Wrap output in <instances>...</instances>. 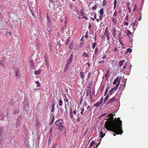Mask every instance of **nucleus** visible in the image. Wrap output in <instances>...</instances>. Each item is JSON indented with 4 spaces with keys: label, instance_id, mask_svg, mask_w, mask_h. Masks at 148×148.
I'll return each instance as SVG.
<instances>
[{
    "label": "nucleus",
    "instance_id": "nucleus-1",
    "mask_svg": "<svg viewBox=\"0 0 148 148\" xmlns=\"http://www.w3.org/2000/svg\"><path fill=\"white\" fill-rule=\"evenodd\" d=\"M115 114H110L108 115L107 121L105 122V127L108 130L112 131L116 134H121L123 133L122 121L119 118H114Z\"/></svg>",
    "mask_w": 148,
    "mask_h": 148
},
{
    "label": "nucleus",
    "instance_id": "nucleus-2",
    "mask_svg": "<svg viewBox=\"0 0 148 148\" xmlns=\"http://www.w3.org/2000/svg\"><path fill=\"white\" fill-rule=\"evenodd\" d=\"M119 65L120 67V69L123 70L126 68L128 63L125 60H123L120 61Z\"/></svg>",
    "mask_w": 148,
    "mask_h": 148
},
{
    "label": "nucleus",
    "instance_id": "nucleus-3",
    "mask_svg": "<svg viewBox=\"0 0 148 148\" xmlns=\"http://www.w3.org/2000/svg\"><path fill=\"white\" fill-rule=\"evenodd\" d=\"M117 99L114 97H113L110 99L107 102V104H110L112 103H114L115 101H117Z\"/></svg>",
    "mask_w": 148,
    "mask_h": 148
},
{
    "label": "nucleus",
    "instance_id": "nucleus-4",
    "mask_svg": "<svg viewBox=\"0 0 148 148\" xmlns=\"http://www.w3.org/2000/svg\"><path fill=\"white\" fill-rule=\"evenodd\" d=\"M73 113L74 114H76V110H74L73 111L71 109L70 111V116L71 118H72L74 117L73 115Z\"/></svg>",
    "mask_w": 148,
    "mask_h": 148
},
{
    "label": "nucleus",
    "instance_id": "nucleus-5",
    "mask_svg": "<svg viewBox=\"0 0 148 148\" xmlns=\"http://www.w3.org/2000/svg\"><path fill=\"white\" fill-rule=\"evenodd\" d=\"M73 58V55L72 54H71L70 58L67 60V63L66 64H68V65H69L70 64L72 61Z\"/></svg>",
    "mask_w": 148,
    "mask_h": 148
},
{
    "label": "nucleus",
    "instance_id": "nucleus-6",
    "mask_svg": "<svg viewBox=\"0 0 148 148\" xmlns=\"http://www.w3.org/2000/svg\"><path fill=\"white\" fill-rule=\"evenodd\" d=\"M59 129L61 131L62 133L65 134V130L64 127L61 125L59 127Z\"/></svg>",
    "mask_w": 148,
    "mask_h": 148
},
{
    "label": "nucleus",
    "instance_id": "nucleus-7",
    "mask_svg": "<svg viewBox=\"0 0 148 148\" xmlns=\"http://www.w3.org/2000/svg\"><path fill=\"white\" fill-rule=\"evenodd\" d=\"M138 23L136 20H135L134 23L132 24V26H133V29L134 30H135L136 27L138 26Z\"/></svg>",
    "mask_w": 148,
    "mask_h": 148
},
{
    "label": "nucleus",
    "instance_id": "nucleus-8",
    "mask_svg": "<svg viewBox=\"0 0 148 148\" xmlns=\"http://www.w3.org/2000/svg\"><path fill=\"white\" fill-rule=\"evenodd\" d=\"M63 123V121L61 120H59L57 121L55 125H58L62 124Z\"/></svg>",
    "mask_w": 148,
    "mask_h": 148
},
{
    "label": "nucleus",
    "instance_id": "nucleus-9",
    "mask_svg": "<svg viewBox=\"0 0 148 148\" xmlns=\"http://www.w3.org/2000/svg\"><path fill=\"white\" fill-rule=\"evenodd\" d=\"M29 66H31V68L32 69L34 68V63L32 60H30L29 62Z\"/></svg>",
    "mask_w": 148,
    "mask_h": 148
},
{
    "label": "nucleus",
    "instance_id": "nucleus-10",
    "mask_svg": "<svg viewBox=\"0 0 148 148\" xmlns=\"http://www.w3.org/2000/svg\"><path fill=\"white\" fill-rule=\"evenodd\" d=\"M116 90H114V88H112L109 91V93L110 95H111L113 92H114Z\"/></svg>",
    "mask_w": 148,
    "mask_h": 148
},
{
    "label": "nucleus",
    "instance_id": "nucleus-11",
    "mask_svg": "<svg viewBox=\"0 0 148 148\" xmlns=\"http://www.w3.org/2000/svg\"><path fill=\"white\" fill-rule=\"evenodd\" d=\"M119 80V77H117L116 79H115L114 81H113V84L114 85H115L116 84H117V83L118 82V80Z\"/></svg>",
    "mask_w": 148,
    "mask_h": 148
},
{
    "label": "nucleus",
    "instance_id": "nucleus-12",
    "mask_svg": "<svg viewBox=\"0 0 148 148\" xmlns=\"http://www.w3.org/2000/svg\"><path fill=\"white\" fill-rule=\"evenodd\" d=\"M69 68V67L68 64H66L65 66V68L64 69V72H65L66 71H67L68 70Z\"/></svg>",
    "mask_w": 148,
    "mask_h": 148
},
{
    "label": "nucleus",
    "instance_id": "nucleus-13",
    "mask_svg": "<svg viewBox=\"0 0 148 148\" xmlns=\"http://www.w3.org/2000/svg\"><path fill=\"white\" fill-rule=\"evenodd\" d=\"M110 33L109 32H108L107 33H106V35L107 37V40H109L110 38Z\"/></svg>",
    "mask_w": 148,
    "mask_h": 148
},
{
    "label": "nucleus",
    "instance_id": "nucleus-14",
    "mask_svg": "<svg viewBox=\"0 0 148 148\" xmlns=\"http://www.w3.org/2000/svg\"><path fill=\"white\" fill-rule=\"evenodd\" d=\"M80 76L81 78L83 79L84 78V77L85 75V73L84 72H83L82 71H81L80 72Z\"/></svg>",
    "mask_w": 148,
    "mask_h": 148
},
{
    "label": "nucleus",
    "instance_id": "nucleus-15",
    "mask_svg": "<svg viewBox=\"0 0 148 148\" xmlns=\"http://www.w3.org/2000/svg\"><path fill=\"white\" fill-rule=\"evenodd\" d=\"M98 63L99 64H103L106 61L103 60L101 59H99V60Z\"/></svg>",
    "mask_w": 148,
    "mask_h": 148
},
{
    "label": "nucleus",
    "instance_id": "nucleus-16",
    "mask_svg": "<svg viewBox=\"0 0 148 148\" xmlns=\"http://www.w3.org/2000/svg\"><path fill=\"white\" fill-rule=\"evenodd\" d=\"M112 21L113 23H114L115 25L117 23V20L116 19L114 18H112Z\"/></svg>",
    "mask_w": 148,
    "mask_h": 148
},
{
    "label": "nucleus",
    "instance_id": "nucleus-17",
    "mask_svg": "<svg viewBox=\"0 0 148 148\" xmlns=\"http://www.w3.org/2000/svg\"><path fill=\"white\" fill-rule=\"evenodd\" d=\"M41 73V71L40 69H39L38 71H34V73L35 75H38L39 74Z\"/></svg>",
    "mask_w": 148,
    "mask_h": 148
},
{
    "label": "nucleus",
    "instance_id": "nucleus-18",
    "mask_svg": "<svg viewBox=\"0 0 148 148\" xmlns=\"http://www.w3.org/2000/svg\"><path fill=\"white\" fill-rule=\"evenodd\" d=\"M4 27L3 25V23H0V30H3L4 29Z\"/></svg>",
    "mask_w": 148,
    "mask_h": 148
},
{
    "label": "nucleus",
    "instance_id": "nucleus-19",
    "mask_svg": "<svg viewBox=\"0 0 148 148\" xmlns=\"http://www.w3.org/2000/svg\"><path fill=\"white\" fill-rule=\"evenodd\" d=\"M89 94H91V92L90 90L88 89L87 90V92L86 93V95L87 96H88Z\"/></svg>",
    "mask_w": 148,
    "mask_h": 148
},
{
    "label": "nucleus",
    "instance_id": "nucleus-20",
    "mask_svg": "<svg viewBox=\"0 0 148 148\" xmlns=\"http://www.w3.org/2000/svg\"><path fill=\"white\" fill-rule=\"evenodd\" d=\"M12 34V33L11 32H7L5 33V35L6 36H11Z\"/></svg>",
    "mask_w": 148,
    "mask_h": 148
},
{
    "label": "nucleus",
    "instance_id": "nucleus-21",
    "mask_svg": "<svg viewBox=\"0 0 148 148\" xmlns=\"http://www.w3.org/2000/svg\"><path fill=\"white\" fill-rule=\"evenodd\" d=\"M82 56H84L85 57H89V55L86 52H84L82 55Z\"/></svg>",
    "mask_w": 148,
    "mask_h": 148
},
{
    "label": "nucleus",
    "instance_id": "nucleus-22",
    "mask_svg": "<svg viewBox=\"0 0 148 148\" xmlns=\"http://www.w3.org/2000/svg\"><path fill=\"white\" fill-rule=\"evenodd\" d=\"M112 31L113 32L112 33L113 36L114 37H115L116 32V30L115 28H113Z\"/></svg>",
    "mask_w": 148,
    "mask_h": 148
},
{
    "label": "nucleus",
    "instance_id": "nucleus-23",
    "mask_svg": "<svg viewBox=\"0 0 148 148\" xmlns=\"http://www.w3.org/2000/svg\"><path fill=\"white\" fill-rule=\"evenodd\" d=\"M96 45L97 43L96 42H94V43H93L92 45V48L94 49L95 48Z\"/></svg>",
    "mask_w": 148,
    "mask_h": 148
},
{
    "label": "nucleus",
    "instance_id": "nucleus-24",
    "mask_svg": "<svg viewBox=\"0 0 148 148\" xmlns=\"http://www.w3.org/2000/svg\"><path fill=\"white\" fill-rule=\"evenodd\" d=\"M109 70H107V71L105 75V76L106 77V78H108V75H109Z\"/></svg>",
    "mask_w": 148,
    "mask_h": 148
},
{
    "label": "nucleus",
    "instance_id": "nucleus-25",
    "mask_svg": "<svg viewBox=\"0 0 148 148\" xmlns=\"http://www.w3.org/2000/svg\"><path fill=\"white\" fill-rule=\"evenodd\" d=\"M101 104L99 102H96V103H95L94 106H98L99 105H100Z\"/></svg>",
    "mask_w": 148,
    "mask_h": 148
},
{
    "label": "nucleus",
    "instance_id": "nucleus-26",
    "mask_svg": "<svg viewBox=\"0 0 148 148\" xmlns=\"http://www.w3.org/2000/svg\"><path fill=\"white\" fill-rule=\"evenodd\" d=\"M100 14H103V8H101L99 11Z\"/></svg>",
    "mask_w": 148,
    "mask_h": 148
},
{
    "label": "nucleus",
    "instance_id": "nucleus-27",
    "mask_svg": "<svg viewBox=\"0 0 148 148\" xmlns=\"http://www.w3.org/2000/svg\"><path fill=\"white\" fill-rule=\"evenodd\" d=\"M105 135V134H104L102 132H101L100 136L101 138L103 137Z\"/></svg>",
    "mask_w": 148,
    "mask_h": 148
},
{
    "label": "nucleus",
    "instance_id": "nucleus-28",
    "mask_svg": "<svg viewBox=\"0 0 148 148\" xmlns=\"http://www.w3.org/2000/svg\"><path fill=\"white\" fill-rule=\"evenodd\" d=\"M98 49H99L97 48H96L95 49V54L97 55L98 53Z\"/></svg>",
    "mask_w": 148,
    "mask_h": 148
},
{
    "label": "nucleus",
    "instance_id": "nucleus-29",
    "mask_svg": "<svg viewBox=\"0 0 148 148\" xmlns=\"http://www.w3.org/2000/svg\"><path fill=\"white\" fill-rule=\"evenodd\" d=\"M55 105L53 103L52 104V109L51 111L52 112H53L54 110V108H55Z\"/></svg>",
    "mask_w": 148,
    "mask_h": 148
},
{
    "label": "nucleus",
    "instance_id": "nucleus-30",
    "mask_svg": "<svg viewBox=\"0 0 148 148\" xmlns=\"http://www.w3.org/2000/svg\"><path fill=\"white\" fill-rule=\"evenodd\" d=\"M62 101L61 99H60L59 101V106H62Z\"/></svg>",
    "mask_w": 148,
    "mask_h": 148
},
{
    "label": "nucleus",
    "instance_id": "nucleus-31",
    "mask_svg": "<svg viewBox=\"0 0 148 148\" xmlns=\"http://www.w3.org/2000/svg\"><path fill=\"white\" fill-rule=\"evenodd\" d=\"M64 96H65V98L64 99V101L67 102V103H68V101H69V100L68 99H67L66 95H64Z\"/></svg>",
    "mask_w": 148,
    "mask_h": 148
},
{
    "label": "nucleus",
    "instance_id": "nucleus-32",
    "mask_svg": "<svg viewBox=\"0 0 148 148\" xmlns=\"http://www.w3.org/2000/svg\"><path fill=\"white\" fill-rule=\"evenodd\" d=\"M73 42L71 43L70 45H69V48L71 49H72L73 48Z\"/></svg>",
    "mask_w": 148,
    "mask_h": 148
},
{
    "label": "nucleus",
    "instance_id": "nucleus-33",
    "mask_svg": "<svg viewBox=\"0 0 148 148\" xmlns=\"http://www.w3.org/2000/svg\"><path fill=\"white\" fill-rule=\"evenodd\" d=\"M108 32H109L108 31V27L107 26L106 28H105V32L104 33V34L105 35L106 34V33H107Z\"/></svg>",
    "mask_w": 148,
    "mask_h": 148
},
{
    "label": "nucleus",
    "instance_id": "nucleus-34",
    "mask_svg": "<svg viewBox=\"0 0 148 148\" xmlns=\"http://www.w3.org/2000/svg\"><path fill=\"white\" fill-rule=\"evenodd\" d=\"M107 56L106 55H105L103 56L101 58H100V59L104 60L105 59H106Z\"/></svg>",
    "mask_w": 148,
    "mask_h": 148
},
{
    "label": "nucleus",
    "instance_id": "nucleus-35",
    "mask_svg": "<svg viewBox=\"0 0 148 148\" xmlns=\"http://www.w3.org/2000/svg\"><path fill=\"white\" fill-rule=\"evenodd\" d=\"M95 143V142L94 141H92L90 144L89 147L90 148L91 147H92V146L93 145H94Z\"/></svg>",
    "mask_w": 148,
    "mask_h": 148
},
{
    "label": "nucleus",
    "instance_id": "nucleus-36",
    "mask_svg": "<svg viewBox=\"0 0 148 148\" xmlns=\"http://www.w3.org/2000/svg\"><path fill=\"white\" fill-rule=\"evenodd\" d=\"M36 83L37 84V87L40 86V83L38 81H36Z\"/></svg>",
    "mask_w": 148,
    "mask_h": 148
},
{
    "label": "nucleus",
    "instance_id": "nucleus-37",
    "mask_svg": "<svg viewBox=\"0 0 148 148\" xmlns=\"http://www.w3.org/2000/svg\"><path fill=\"white\" fill-rule=\"evenodd\" d=\"M127 35H131L132 34V32H130L129 30H127Z\"/></svg>",
    "mask_w": 148,
    "mask_h": 148
},
{
    "label": "nucleus",
    "instance_id": "nucleus-38",
    "mask_svg": "<svg viewBox=\"0 0 148 148\" xmlns=\"http://www.w3.org/2000/svg\"><path fill=\"white\" fill-rule=\"evenodd\" d=\"M109 97V94H108L107 95L106 97L105 98V99H104V102H105V101H106V100H107L108 99Z\"/></svg>",
    "mask_w": 148,
    "mask_h": 148
},
{
    "label": "nucleus",
    "instance_id": "nucleus-39",
    "mask_svg": "<svg viewBox=\"0 0 148 148\" xmlns=\"http://www.w3.org/2000/svg\"><path fill=\"white\" fill-rule=\"evenodd\" d=\"M116 2H117V0H115L114 2V9L116 8Z\"/></svg>",
    "mask_w": 148,
    "mask_h": 148
},
{
    "label": "nucleus",
    "instance_id": "nucleus-40",
    "mask_svg": "<svg viewBox=\"0 0 148 148\" xmlns=\"http://www.w3.org/2000/svg\"><path fill=\"white\" fill-rule=\"evenodd\" d=\"M92 84V82H91V81H90L88 85V88H90V86H91V85Z\"/></svg>",
    "mask_w": 148,
    "mask_h": 148
},
{
    "label": "nucleus",
    "instance_id": "nucleus-41",
    "mask_svg": "<svg viewBox=\"0 0 148 148\" xmlns=\"http://www.w3.org/2000/svg\"><path fill=\"white\" fill-rule=\"evenodd\" d=\"M57 144H53L52 148H57Z\"/></svg>",
    "mask_w": 148,
    "mask_h": 148
},
{
    "label": "nucleus",
    "instance_id": "nucleus-42",
    "mask_svg": "<svg viewBox=\"0 0 148 148\" xmlns=\"http://www.w3.org/2000/svg\"><path fill=\"white\" fill-rule=\"evenodd\" d=\"M132 50L130 48H128L127 49V52H132Z\"/></svg>",
    "mask_w": 148,
    "mask_h": 148
},
{
    "label": "nucleus",
    "instance_id": "nucleus-43",
    "mask_svg": "<svg viewBox=\"0 0 148 148\" xmlns=\"http://www.w3.org/2000/svg\"><path fill=\"white\" fill-rule=\"evenodd\" d=\"M119 86V84H116L115 87H114V90H117Z\"/></svg>",
    "mask_w": 148,
    "mask_h": 148
},
{
    "label": "nucleus",
    "instance_id": "nucleus-44",
    "mask_svg": "<svg viewBox=\"0 0 148 148\" xmlns=\"http://www.w3.org/2000/svg\"><path fill=\"white\" fill-rule=\"evenodd\" d=\"M52 138H49V140H48V143L49 144V145H50V144H51V139H52Z\"/></svg>",
    "mask_w": 148,
    "mask_h": 148
},
{
    "label": "nucleus",
    "instance_id": "nucleus-45",
    "mask_svg": "<svg viewBox=\"0 0 148 148\" xmlns=\"http://www.w3.org/2000/svg\"><path fill=\"white\" fill-rule=\"evenodd\" d=\"M117 11L116 10H115L114 11V12L113 14V16L114 17H116L117 16Z\"/></svg>",
    "mask_w": 148,
    "mask_h": 148
},
{
    "label": "nucleus",
    "instance_id": "nucleus-46",
    "mask_svg": "<svg viewBox=\"0 0 148 148\" xmlns=\"http://www.w3.org/2000/svg\"><path fill=\"white\" fill-rule=\"evenodd\" d=\"M137 7V5L136 4H135L134 5V7L133 9V11H135L136 10Z\"/></svg>",
    "mask_w": 148,
    "mask_h": 148
},
{
    "label": "nucleus",
    "instance_id": "nucleus-47",
    "mask_svg": "<svg viewBox=\"0 0 148 148\" xmlns=\"http://www.w3.org/2000/svg\"><path fill=\"white\" fill-rule=\"evenodd\" d=\"M97 5H95V6L93 7L92 8V10H95V9H97Z\"/></svg>",
    "mask_w": 148,
    "mask_h": 148
},
{
    "label": "nucleus",
    "instance_id": "nucleus-48",
    "mask_svg": "<svg viewBox=\"0 0 148 148\" xmlns=\"http://www.w3.org/2000/svg\"><path fill=\"white\" fill-rule=\"evenodd\" d=\"M84 108H83L82 109V111L81 112V115H83L84 114Z\"/></svg>",
    "mask_w": 148,
    "mask_h": 148
},
{
    "label": "nucleus",
    "instance_id": "nucleus-49",
    "mask_svg": "<svg viewBox=\"0 0 148 148\" xmlns=\"http://www.w3.org/2000/svg\"><path fill=\"white\" fill-rule=\"evenodd\" d=\"M36 125L37 126H39V125L40 123H39V121L38 120L36 121Z\"/></svg>",
    "mask_w": 148,
    "mask_h": 148
},
{
    "label": "nucleus",
    "instance_id": "nucleus-50",
    "mask_svg": "<svg viewBox=\"0 0 148 148\" xmlns=\"http://www.w3.org/2000/svg\"><path fill=\"white\" fill-rule=\"evenodd\" d=\"M49 138H52V133H49Z\"/></svg>",
    "mask_w": 148,
    "mask_h": 148
},
{
    "label": "nucleus",
    "instance_id": "nucleus-51",
    "mask_svg": "<svg viewBox=\"0 0 148 148\" xmlns=\"http://www.w3.org/2000/svg\"><path fill=\"white\" fill-rule=\"evenodd\" d=\"M108 92V88L107 87L106 89V90L105 92L104 95H106Z\"/></svg>",
    "mask_w": 148,
    "mask_h": 148
},
{
    "label": "nucleus",
    "instance_id": "nucleus-52",
    "mask_svg": "<svg viewBox=\"0 0 148 148\" xmlns=\"http://www.w3.org/2000/svg\"><path fill=\"white\" fill-rule=\"evenodd\" d=\"M90 100L91 101H92L93 100V99H92V95L91 94H90Z\"/></svg>",
    "mask_w": 148,
    "mask_h": 148
},
{
    "label": "nucleus",
    "instance_id": "nucleus-53",
    "mask_svg": "<svg viewBox=\"0 0 148 148\" xmlns=\"http://www.w3.org/2000/svg\"><path fill=\"white\" fill-rule=\"evenodd\" d=\"M129 25V23L128 22H125V23L124 24V25H126V26H127Z\"/></svg>",
    "mask_w": 148,
    "mask_h": 148
},
{
    "label": "nucleus",
    "instance_id": "nucleus-54",
    "mask_svg": "<svg viewBox=\"0 0 148 148\" xmlns=\"http://www.w3.org/2000/svg\"><path fill=\"white\" fill-rule=\"evenodd\" d=\"M117 49L116 48V47H115L114 49H113V51L114 52H116L117 51Z\"/></svg>",
    "mask_w": 148,
    "mask_h": 148
},
{
    "label": "nucleus",
    "instance_id": "nucleus-55",
    "mask_svg": "<svg viewBox=\"0 0 148 148\" xmlns=\"http://www.w3.org/2000/svg\"><path fill=\"white\" fill-rule=\"evenodd\" d=\"M102 16H103V14H101V15L100 14L99 18V19H100V20H101L102 19Z\"/></svg>",
    "mask_w": 148,
    "mask_h": 148
},
{
    "label": "nucleus",
    "instance_id": "nucleus-56",
    "mask_svg": "<svg viewBox=\"0 0 148 148\" xmlns=\"http://www.w3.org/2000/svg\"><path fill=\"white\" fill-rule=\"evenodd\" d=\"M103 97H102L101 98V99L100 102H99L101 104L102 103L103 101Z\"/></svg>",
    "mask_w": 148,
    "mask_h": 148
},
{
    "label": "nucleus",
    "instance_id": "nucleus-57",
    "mask_svg": "<svg viewBox=\"0 0 148 148\" xmlns=\"http://www.w3.org/2000/svg\"><path fill=\"white\" fill-rule=\"evenodd\" d=\"M4 61H2V60H0V64L1 65V64H3V62Z\"/></svg>",
    "mask_w": 148,
    "mask_h": 148
},
{
    "label": "nucleus",
    "instance_id": "nucleus-58",
    "mask_svg": "<svg viewBox=\"0 0 148 148\" xmlns=\"http://www.w3.org/2000/svg\"><path fill=\"white\" fill-rule=\"evenodd\" d=\"M125 84H124V85H123V86L122 87V88L123 90L125 87Z\"/></svg>",
    "mask_w": 148,
    "mask_h": 148
},
{
    "label": "nucleus",
    "instance_id": "nucleus-59",
    "mask_svg": "<svg viewBox=\"0 0 148 148\" xmlns=\"http://www.w3.org/2000/svg\"><path fill=\"white\" fill-rule=\"evenodd\" d=\"M54 116H53L52 118L51 122H53L54 121Z\"/></svg>",
    "mask_w": 148,
    "mask_h": 148
},
{
    "label": "nucleus",
    "instance_id": "nucleus-60",
    "mask_svg": "<svg viewBox=\"0 0 148 148\" xmlns=\"http://www.w3.org/2000/svg\"><path fill=\"white\" fill-rule=\"evenodd\" d=\"M69 42V41H67L66 40V41L65 42V44H66V45H68V43Z\"/></svg>",
    "mask_w": 148,
    "mask_h": 148
},
{
    "label": "nucleus",
    "instance_id": "nucleus-61",
    "mask_svg": "<svg viewBox=\"0 0 148 148\" xmlns=\"http://www.w3.org/2000/svg\"><path fill=\"white\" fill-rule=\"evenodd\" d=\"M1 65L3 66V67L5 68V66L4 65V64L3 63V64H1Z\"/></svg>",
    "mask_w": 148,
    "mask_h": 148
},
{
    "label": "nucleus",
    "instance_id": "nucleus-62",
    "mask_svg": "<svg viewBox=\"0 0 148 148\" xmlns=\"http://www.w3.org/2000/svg\"><path fill=\"white\" fill-rule=\"evenodd\" d=\"M86 64L88 66H90V64L88 63V62H87Z\"/></svg>",
    "mask_w": 148,
    "mask_h": 148
},
{
    "label": "nucleus",
    "instance_id": "nucleus-63",
    "mask_svg": "<svg viewBox=\"0 0 148 148\" xmlns=\"http://www.w3.org/2000/svg\"><path fill=\"white\" fill-rule=\"evenodd\" d=\"M91 27V25L90 24H89L88 26V27L89 29H90Z\"/></svg>",
    "mask_w": 148,
    "mask_h": 148
},
{
    "label": "nucleus",
    "instance_id": "nucleus-64",
    "mask_svg": "<svg viewBox=\"0 0 148 148\" xmlns=\"http://www.w3.org/2000/svg\"><path fill=\"white\" fill-rule=\"evenodd\" d=\"M118 82H117V84H119H119L120 83V80H118Z\"/></svg>",
    "mask_w": 148,
    "mask_h": 148
}]
</instances>
